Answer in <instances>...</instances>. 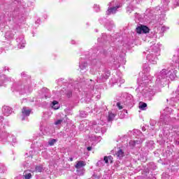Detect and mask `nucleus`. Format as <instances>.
Returning <instances> with one entry per match:
<instances>
[{"mask_svg":"<svg viewBox=\"0 0 179 179\" xmlns=\"http://www.w3.org/2000/svg\"><path fill=\"white\" fill-rule=\"evenodd\" d=\"M108 78H110V71H103L101 75L97 78L96 83H103V82H106Z\"/></svg>","mask_w":179,"mask_h":179,"instance_id":"8","label":"nucleus"},{"mask_svg":"<svg viewBox=\"0 0 179 179\" xmlns=\"http://www.w3.org/2000/svg\"><path fill=\"white\" fill-rule=\"evenodd\" d=\"M138 107L140 108V110H146V108H148V104H146V103L145 102H140Z\"/></svg>","mask_w":179,"mask_h":179,"instance_id":"30","label":"nucleus"},{"mask_svg":"<svg viewBox=\"0 0 179 179\" xmlns=\"http://www.w3.org/2000/svg\"><path fill=\"white\" fill-rule=\"evenodd\" d=\"M3 122V117L0 116V125H2Z\"/></svg>","mask_w":179,"mask_h":179,"instance_id":"47","label":"nucleus"},{"mask_svg":"<svg viewBox=\"0 0 179 179\" xmlns=\"http://www.w3.org/2000/svg\"><path fill=\"white\" fill-rule=\"evenodd\" d=\"M176 145H179V140H176Z\"/></svg>","mask_w":179,"mask_h":179,"instance_id":"56","label":"nucleus"},{"mask_svg":"<svg viewBox=\"0 0 179 179\" xmlns=\"http://www.w3.org/2000/svg\"><path fill=\"white\" fill-rule=\"evenodd\" d=\"M66 95L67 96V97H72V90H69L66 91Z\"/></svg>","mask_w":179,"mask_h":179,"instance_id":"37","label":"nucleus"},{"mask_svg":"<svg viewBox=\"0 0 179 179\" xmlns=\"http://www.w3.org/2000/svg\"><path fill=\"white\" fill-rule=\"evenodd\" d=\"M69 162H73V157H70V158L69 159Z\"/></svg>","mask_w":179,"mask_h":179,"instance_id":"53","label":"nucleus"},{"mask_svg":"<svg viewBox=\"0 0 179 179\" xmlns=\"http://www.w3.org/2000/svg\"><path fill=\"white\" fill-rule=\"evenodd\" d=\"M41 22L40 19H38L36 21V24H39Z\"/></svg>","mask_w":179,"mask_h":179,"instance_id":"52","label":"nucleus"},{"mask_svg":"<svg viewBox=\"0 0 179 179\" xmlns=\"http://www.w3.org/2000/svg\"><path fill=\"white\" fill-rule=\"evenodd\" d=\"M114 118H115V114L109 113V114L108 115V121L109 122H111V121H114Z\"/></svg>","mask_w":179,"mask_h":179,"instance_id":"31","label":"nucleus"},{"mask_svg":"<svg viewBox=\"0 0 179 179\" xmlns=\"http://www.w3.org/2000/svg\"><path fill=\"white\" fill-rule=\"evenodd\" d=\"M146 148L148 149H153L155 148V142L153 141H150L146 143Z\"/></svg>","mask_w":179,"mask_h":179,"instance_id":"28","label":"nucleus"},{"mask_svg":"<svg viewBox=\"0 0 179 179\" xmlns=\"http://www.w3.org/2000/svg\"><path fill=\"white\" fill-rule=\"evenodd\" d=\"M142 142H143V140H136V141H134L131 140L129 142V146H131V148H139L141 146V143H142Z\"/></svg>","mask_w":179,"mask_h":179,"instance_id":"18","label":"nucleus"},{"mask_svg":"<svg viewBox=\"0 0 179 179\" xmlns=\"http://www.w3.org/2000/svg\"><path fill=\"white\" fill-rule=\"evenodd\" d=\"M2 112L4 115H6V117L12 114V108L9 106H3L2 108Z\"/></svg>","mask_w":179,"mask_h":179,"instance_id":"19","label":"nucleus"},{"mask_svg":"<svg viewBox=\"0 0 179 179\" xmlns=\"http://www.w3.org/2000/svg\"><path fill=\"white\" fill-rule=\"evenodd\" d=\"M31 171H32L33 173H41V171H43V166H37L35 167L34 169H31Z\"/></svg>","mask_w":179,"mask_h":179,"instance_id":"26","label":"nucleus"},{"mask_svg":"<svg viewBox=\"0 0 179 179\" xmlns=\"http://www.w3.org/2000/svg\"><path fill=\"white\" fill-rule=\"evenodd\" d=\"M7 139H8V141H10V137H7Z\"/></svg>","mask_w":179,"mask_h":179,"instance_id":"59","label":"nucleus"},{"mask_svg":"<svg viewBox=\"0 0 179 179\" xmlns=\"http://www.w3.org/2000/svg\"><path fill=\"white\" fill-rule=\"evenodd\" d=\"M51 107L53 110H58L59 108V103L57 101H53L51 103Z\"/></svg>","mask_w":179,"mask_h":179,"instance_id":"27","label":"nucleus"},{"mask_svg":"<svg viewBox=\"0 0 179 179\" xmlns=\"http://www.w3.org/2000/svg\"><path fill=\"white\" fill-rule=\"evenodd\" d=\"M110 82H112V83H118L119 82L120 83L122 84L125 83V80L122 79L121 77H119L118 78L113 77L111 78Z\"/></svg>","mask_w":179,"mask_h":179,"instance_id":"22","label":"nucleus"},{"mask_svg":"<svg viewBox=\"0 0 179 179\" xmlns=\"http://www.w3.org/2000/svg\"><path fill=\"white\" fill-rule=\"evenodd\" d=\"M57 142V139H50L48 141V144L50 145V146H54V145H55V143Z\"/></svg>","mask_w":179,"mask_h":179,"instance_id":"34","label":"nucleus"},{"mask_svg":"<svg viewBox=\"0 0 179 179\" xmlns=\"http://www.w3.org/2000/svg\"><path fill=\"white\" fill-rule=\"evenodd\" d=\"M79 68L80 71H84V72H86V68H87V62H86V61L85 60L81 59L80 61Z\"/></svg>","mask_w":179,"mask_h":179,"instance_id":"21","label":"nucleus"},{"mask_svg":"<svg viewBox=\"0 0 179 179\" xmlns=\"http://www.w3.org/2000/svg\"><path fill=\"white\" fill-rule=\"evenodd\" d=\"M80 115L82 118H86L87 117V113L85 111H81Z\"/></svg>","mask_w":179,"mask_h":179,"instance_id":"36","label":"nucleus"},{"mask_svg":"<svg viewBox=\"0 0 179 179\" xmlns=\"http://www.w3.org/2000/svg\"><path fill=\"white\" fill-rule=\"evenodd\" d=\"M67 121H68V117L65 116L64 117L55 120L54 122V124L56 125L57 127H61L62 124H66Z\"/></svg>","mask_w":179,"mask_h":179,"instance_id":"17","label":"nucleus"},{"mask_svg":"<svg viewBox=\"0 0 179 179\" xmlns=\"http://www.w3.org/2000/svg\"><path fill=\"white\" fill-rule=\"evenodd\" d=\"M124 99H125V100H123V101H124V103H131L132 101V99H133V96L132 95L129 94H124V96H123Z\"/></svg>","mask_w":179,"mask_h":179,"instance_id":"23","label":"nucleus"},{"mask_svg":"<svg viewBox=\"0 0 179 179\" xmlns=\"http://www.w3.org/2000/svg\"><path fill=\"white\" fill-rule=\"evenodd\" d=\"M62 82H64V78H59L57 80V83L61 86L62 85Z\"/></svg>","mask_w":179,"mask_h":179,"instance_id":"39","label":"nucleus"},{"mask_svg":"<svg viewBox=\"0 0 179 179\" xmlns=\"http://www.w3.org/2000/svg\"><path fill=\"white\" fill-rule=\"evenodd\" d=\"M99 65H100V63H97L96 65L92 66V69L90 70L91 73H93L94 69H95L96 71L99 69Z\"/></svg>","mask_w":179,"mask_h":179,"instance_id":"35","label":"nucleus"},{"mask_svg":"<svg viewBox=\"0 0 179 179\" xmlns=\"http://www.w3.org/2000/svg\"><path fill=\"white\" fill-rule=\"evenodd\" d=\"M22 78H26L27 76V74L25 72H22L21 73Z\"/></svg>","mask_w":179,"mask_h":179,"instance_id":"46","label":"nucleus"},{"mask_svg":"<svg viewBox=\"0 0 179 179\" xmlns=\"http://www.w3.org/2000/svg\"><path fill=\"white\" fill-rule=\"evenodd\" d=\"M103 161L105 162V163L108 164L109 163L108 157H104Z\"/></svg>","mask_w":179,"mask_h":179,"instance_id":"44","label":"nucleus"},{"mask_svg":"<svg viewBox=\"0 0 179 179\" xmlns=\"http://www.w3.org/2000/svg\"><path fill=\"white\" fill-rule=\"evenodd\" d=\"M113 157L111 155L108 157V162L113 163Z\"/></svg>","mask_w":179,"mask_h":179,"instance_id":"43","label":"nucleus"},{"mask_svg":"<svg viewBox=\"0 0 179 179\" xmlns=\"http://www.w3.org/2000/svg\"><path fill=\"white\" fill-rule=\"evenodd\" d=\"M152 44L150 49L146 52V58L150 64L155 65V64H157V55H160L159 53L160 52V44H156L155 42H152Z\"/></svg>","mask_w":179,"mask_h":179,"instance_id":"3","label":"nucleus"},{"mask_svg":"<svg viewBox=\"0 0 179 179\" xmlns=\"http://www.w3.org/2000/svg\"><path fill=\"white\" fill-rule=\"evenodd\" d=\"M166 110H169V108H166Z\"/></svg>","mask_w":179,"mask_h":179,"instance_id":"62","label":"nucleus"},{"mask_svg":"<svg viewBox=\"0 0 179 179\" xmlns=\"http://www.w3.org/2000/svg\"><path fill=\"white\" fill-rule=\"evenodd\" d=\"M118 115L120 118H124V115H122V113L120 112V113H118Z\"/></svg>","mask_w":179,"mask_h":179,"instance_id":"48","label":"nucleus"},{"mask_svg":"<svg viewBox=\"0 0 179 179\" xmlns=\"http://www.w3.org/2000/svg\"><path fill=\"white\" fill-rule=\"evenodd\" d=\"M8 82H12V78H6V76L0 74V86H3V85L8 83Z\"/></svg>","mask_w":179,"mask_h":179,"instance_id":"15","label":"nucleus"},{"mask_svg":"<svg viewBox=\"0 0 179 179\" xmlns=\"http://www.w3.org/2000/svg\"><path fill=\"white\" fill-rule=\"evenodd\" d=\"M124 156H125V149H124V148H117V150L116 151V153L115 154V157H116V158L118 160H121V159H122V157H124Z\"/></svg>","mask_w":179,"mask_h":179,"instance_id":"13","label":"nucleus"},{"mask_svg":"<svg viewBox=\"0 0 179 179\" xmlns=\"http://www.w3.org/2000/svg\"><path fill=\"white\" fill-rule=\"evenodd\" d=\"M152 179H156V178H155V177H152Z\"/></svg>","mask_w":179,"mask_h":179,"instance_id":"61","label":"nucleus"},{"mask_svg":"<svg viewBox=\"0 0 179 179\" xmlns=\"http://www.w3.org/2000/svg\"><path fill=\"white\" fill-rule=\"evenodd\" d=\"M141 1L142 0H131L133 3H141Z\"/></svg>","mask_w":179,"mask_h":179,"instance_id":"41","label":"nucleus"},{"mask_svg":"<svg viewBox=\"0 0 179 179\" xmlns=\"http://www.w3.org/2000/svg\"><path fill=\"white\" fill-rule=\"evenodd\" d=\"M99 163H101V162H98V164H99Z\"/></svg>","mask_w":179,"mask_h":179,"instance_id":"60","label":"nucleus"},{"mask_svg":"<svg viewBox=\"0 0 179 179\" xmlns=\"http://www.w3.org/2000/svg\"><path fill=\"white\" fill-rule=\"evenodd\" d=\"M162 6L161 7L163 10H169V3H170V0H163L162 1Z\"/></svg>","mask_w":179,"mask_h":179,"instance_id":"24","label":"nucleus"},{"mask_svg":"<svg viewBox=\"0 0 179 179\" xmlns=\"http://www.w3.org/2000/svg\"><path fill=\"white\" fill-rule=\"evenodd\" d=\"M143 92L144 97L150 101L152 100V96H155V92H153L152 90H148V88L144 89Z\"/></svg>","mask_w":179,"mask_h":179,"instance_id":"12","label":"nucleus"},{"mask_svg":"<svg viewBox=\"0 0 179 179\" xmlns=\"http://www.w3.org/2000/svg\"><path fill=\"white\" fill-rule=\"evenodd\" d=\"M69 179H76V176H71Z\"/></svg>","mask_w":179,"mask_h":179,"instance_id":"54","label":"nucleus"},{"mask_svg":"<svg viewBox=\"0 0 179 179\" xmlns=\"http://www.w3.org/2000/svg\"><path fill=\"white\" fill-rule=\"evenodd\" d=\"M80 127H82V124H80Z\"/></svg>","mask_w":179,"mask_h":179,"instance_id":"63","label":"nucleus"},{"mask_svg":"<svg viewBox=\"0 0 179 179\" xmlns=\"http://www.w3.org/2000/svg\"><path fill=\"white\" fill-rule=\"evenodd\" d=\"M100 122L97 123V122H92V127L94 128V130L95 131L96 134H99L101 131V128L100 126L98 125H104V120H103V117L100 118Z\"/></svg>","mask_w":179,"mask_h":179,"instance_id":"9","label":"nucleus"},{"mask_svg":"<svg viewBox=\"0 0 179 179\" xmlns=\"http://www.w3.org/2000/svg\"><path fill=\"white\" fill-rule=\"evenodd\" d=\"M23 178L24 179H30V178H31V173L24 172L23 173Z\"/></svg>","mask_w":179,"mask_h":179,"instance_id":"33","label":"nucleus"},{"mask_svg":"<svg viewBox=\"0 0 179 179\" xmlns=\"http://www.w3.org/2000/svg\"><path fill=\"white\" fill-rule=\"evenodd\" d=\"M142 130H143V131H146V129H145V127H142Z\"/></svg>","mask_w":179,"mask_h":179,"instance_id":"58","label":"nucleus"},{"mask_svg":"<svg viewBox=\"0 0 179 179\" xmlns=\"http://www.w3.org/2000/svg\"><path fill=\"white\" fill-rule=\"evenodd\" d=\"M15 34H16L15 29L9 30L6 32L5 37L6 38H13Z\"/></svg>","mask_w":179,"mask_h":179,"instance_id":"20","label":"nucleus"},{"mask_svg":"<svg viewBox=\"0 0 179 179\" xmlns=\"http://www.w3.org/2000/svg\"><path fill=\"white\" fill-rule=\"evenodd\" d=\"M126 1H129V0H126Z\"/></svg>","mask_w":179,"mask_h":179,"instance_id":"64","label":"nucleus"},{"mask_svg":"<svg viewBox=\"0 0 179 179\" xmlns=\"http://www.w3.org/2000/svg\"><path fill=\"white\" fill-rule=\"evenodd\" d=\"M149 27L145 26V25H141L139 27H137L136 29V33L138 34H146V33H149Z\"/></svg>","mask_w":179,"mask_h":179,"instance_id":"11","label":"nucleus"},{"mask_svg":"<svg viewBox=\"0 0 179 179\" xmlns=\"http://www.w3.org/2000/svg\"><path fill=\"white\" fill-rule=\"evenodd\" d=\"M71 44H75V41H71Z\"/></svg>","mask_w":179,"mask_h":179,"instance_id":"57","label":"nucleus"},{"mask_svg":"<svg viewBox=\"0 0 179 179\" xmlns=\"http://www.w3.org/2000/svg\"><path fill=\"white\" fill-rule=\"evenodd\" d=\"M9 13H0V30L5 27V24H6V21L10 22V18L8 17Z\"/></svg>","mask_w":179,"mask_h":179,"instance_id":"7","label":"nucleus"},{"mask_svg":"<svg viewBox=\"0 0 179 179\" xmlns=\"http://www.w3.org/2000/svg\"><path fill=\"white\" fill-rule=\"evenodd\" d=\"M135 9V6H134L132 4H129L127 7V13H132V11Z\"/></svg>","mask_w":179,"mask_h":179,"instance_id":"29","label":"nucleus"},{"mask_svg":"<svg viewBox=\"0 0 179 179\" xmlns=\"http://www.w3.org/2000/svg\"><path fill=\"white\" fill-rule=\"evenodd\" d=\"M143 71L144 72V75L142 77V80L144 82L143 83H149L152 80L150 79V76H148V73L150 72V67H149L148 64H144L143 65Z\"/></svg>","mask_w":179,"mask_h":179,"instance_id":"5","label":"nucleus"},{"mask_svg":"<svg viewBox=\"0 0 179 179\" xmlns=\"http://www.w3.org/2000/svg\"><path fill=\"white\" fill-rule=\"evenodd\" d=\"M114 2H115V0H113V1L110 2L108 3V10L106 11V15H115V13H117V12H118V9H120V8H122V3H119L117 4V3H115L114 4ZM114 5H115V6H114ZM110 6H113V7H110Z\"/></svg>","mask_w":179,"mask_h":179,"instance_id":"4","label":"nucleus"},{"mask_svg":"<svg viewBox=\"0 0 179 179\" xmlns=\"http://www.w3.org/2000/svg\"><path fill=\"white\" fill-rule=\"evenodd\" d=\"M6 171V166L2 163H0V173H5Z\"/></svg>","mask_w":179,"mask_h":179,"instance_id":"32","label":"nucleus"},{"mask_svg":"<svg viewBox=\"0 0 179 179\" xmlns=\"http://www.w3.org/2000/svg\"><path fill=\"white\" fill-rule=\"evenodd\" d=\"M177 72L175 66H171L167 69H162L157 74L156 83L157 85H163L167 80V78H169L171 80H174L177 78Z\"/></svg>","mask_w":179,"mask_h":179,"instance_id":"1","label":"nucleus"},{"mask_svg":"<svg viewBox=\"0 0 179 179\" xmlns=\"http://www.w3.org/2000/svg\"><path fill=\"white\" fill-rule=\"evenodd\" d=\"M174 5L179 6V0H173Z\"/></svg>","mask_w":179,"mask_h":179,"instance_id":"45","label":"nucleus"},{"mask_svg":"<svg viewBox=\"0 0 179 179\" xmlns=\"http://www.w3.org/2000/svg\"><path fill=\"white\" fill-rule=\"evenodd\" d=\"M39 96L41 99H48L51 97V94H50V90L45 87L42 88L39 92Z\"/></svg>","mask_w":179,"mask_h":179,"instance_id":"10","label":"nucleus"},{"mask_svg":"<svg viewBox=\"0 0 179 179\" xmlns=\"http://www.w3.org/2000/svg\"><path fill=\"white\" fill-rule=\"evenodd\" d=\"M86 166V162L83 161H78L77 162L76 164L75 165L76 169H77V174L78 176H83L85 174V167Z\"/></svg>","mask_w":179,"mask_h":179,"instance_id":"6","label":"nucleus"},{"mask_svg":"<svg viewBox=\"0 0 179 179\" xmlns=\"http://www.w3.org/2000/svg\"><path fill=\"white\" fill-rule=\"evenodd\" d=\"M87 150H88L89 152H90V150H92V147H87Z\"/></svg>","mask_w":179,"mask_h":179,"instance_id":"51","label":"nucleus"},{"mask_svg":"<svg viewBox=\"0 0 179 179\" xmlns=\"http://www.w3.org/2000/svg\"><path fill=\"white\" fill-rule=\"evenodd\" d=\"M13 143H16V137L15 136H11Z\"/></svg>","mask_w":179,"mask_h":179,"instance_id":"42","label":"nucleus"},{"mask_svg":"<svg viewBox=\"0 0 179 179\" xmlns=\"http://www.w3.org/2000/svg\"><path fill=\"white\" fill-rule=\"evenodd\" d=\"M106 27L108 30L110 31L114 27V21L113 20H108L106 23Z\"/></svg>","mask_w":179,"mask_h":179,"instance_id":"25","label":"nucleus"},{"mask_svg":"<svg viewBox=\"0 0 179 179\" xmlns=\"http://www.w3.org/2000/svg\"><path fill=\"white\" fill-rule=\"evenodd\" d=\"M95 138H96L95 136H92L91 141H94Z\"/></svg>","mask_w":179,"mask_h":179,"instance_id":"49","label":"nucleus"},{"mask_svg":"<svg viewBox=\"0 0 179 179\" xmlns=\"http://www.w3.org/2000/svg\"><path fill=\"white\" fill-rule=\"evenodd\" d=\"M6 70H7V71H9V67H6V66L5 69H4V71H6Z\"/></svg>","mask_w":179,"mask_h":179,"instance_id":"55","label":"nucleus"},{"mask_svg":"<svg viewBox=\"0 0 179 179\" xmlns=\"http://www.w3.org/2000/svg\"><path fill=\"white\" fill-rule=\"evenodd\" d=\"M13 92H19L20 94H29L33 92V87H31V80L30 77H27V80L24 81H19L18 83H15L11 87Z\"/></svg>","mask_w":179,"mask_h":179,"instance_id":"2","label":"nucleus"},{"mask_svg":"<svg viewBox=\"0 0 179 179\" xmlns=\"http://www.w3.org/2000/svg\"><path fill=\"white\" fill-rule=\"evenodd\" d=\"M116 106L117 107H118L119 110H122V108H124V107L121 105L120 102H117Z\"/></svg>","mask_w":179,"mask_h":179,"instance_id":"40","label":"nucleus"},{"mask_svg":"<svg viewBox=\"0 0 179 179\" xmlns=\"http://www.w3.org/2000/svg\"><path fill=\"white\" fill-rule=\"evenodd\" d=\"M17 43H18L17 47L18 48H20V50L24 48V44H26V41H24V38L23 36L17 38Z\"/></svg>","mask_w":179,"mask_h":179,"instance_id":"16","label":"nucleus"},{"mask_svg":"<svg viewBox=\"0 0 179 179\" xmlns=\"http://www.w3.org/2000/svg\"><path fill=\"white\" fill-rule=\"evenodd\" d=\"M31 113V109L24 106L22 108V120L24 121V120H26V117H29V115H30V113Z\"/></svg>","mask_w":179,"mask_h":179,"instance_id":"14","label":"nucleus"},{"mask_svg":"<svg viewBox=\"0 0 179 179\" xmlns=\"http://www.w3.org/2000/svg\"><path fill=\"white\" fill-rule=\"evenodd\" d=\"M94 9L95 12H100V6H97L96 4L94 6Z\"/></svg>","mask_w":179,"mask_h":179,"instance_id":"38","label":"nucleus"},{"mask_svg":"<svg viewBox=\"0 0 179 179\" xmlns=\"http://www.w3.org/2000/svg\"><path fill=\"white\" fill-rule=\"evenodd\" d=\"M141 134V131L138 130H134V134Z\"/></svg>","mask_w":179,"mask_h":179,"instance_id":"50","label":"nucleus"}]
</instances>
